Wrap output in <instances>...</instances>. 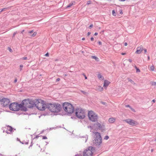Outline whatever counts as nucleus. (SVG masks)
Here are the masks:
<instances>
[{
  "label": "nucleus",
  "instance_id": "6",
  "mask_svg": "<svg viewBox=\"0 0 156 156\" xmlns=\"http://www.w3.org/2000/svg\"><path fill=\"white\" fill-rule=\"evenodd\" d=\"M76 115L79 118L84 119L85 117V113L84 110L81 108H77L76 110Z\"/></svg>",
  "mask_w": 156,
  "mask_h": 156
},
{
  "label": "nucleus",
  "instance_id": "56",
  "mask_svg": "<svg viewBox=\"0 0 156 156\" xmlns=\"http://www.w3.org/2000/svg\"><path fill=\"white\" fill-rule=\"evenodd\" d=\"M82 40H85V38L84 37H83L82 38Z\"/></svg>",
  "mask_w": 156,
  "mask_h": 156
},
{
  "label": "nucleus",
  "instance_id": "2",
  "mask_svg": "<svg viewBox=\"0 0 156 156\" xmlns=\"http://www.w3.org/2000/svg\"><path fill=\"white\" fill-rule=\"evenodd\" d=\"M61 106L59 104H49L47 105L46 108H48L49 110L53 112H60L61 109Z\"/></svg>",
  "mask_w": 156,
  "mask_h": 156
},
{
  "label": "nucleus",
  "instance_id": "12",
  "mask_svg": "<svg viewBox=\"0 0 156 156\" xmlns=\"http://www.w3.org/2000/svg\"><path fill=\"white\" fill-rule=\"evenodd\" d=\"M96 128L98 129H100L102 130H104L105 126L104 125H101V124L98 123L97 122L95 124Z\"/></svg>",
  "mask_w": 156,
  "mask_h": 156
},
{
  "label": "nucleus",
  "instance_id": "55",
  "mask_svg": "<svg viewBox=\"0 0 156 156\" xmlns=\"http://www.w3.org/2000/svg\"><path fill=\"white\" fill-rule=\"evenodd\" d=\"M24 31V30H23L21 32V33L23 34V32Z\"/></svg>",
  "mask_w": 156,
  "mask_h": 156
},
{
  "label": "nucleus",
  "instance_id": "3",
  "mask_svg": "<svg viewBox=\"0 0 156 156\" xmlns=\"http://www.w3.org/2000/svg\"><path fill=\"white\" fill-rule=\"evenodd\" d=\"M64 110L69 114H72L74 111V109L72 105L68 102H65L63 104Z\"/></svg>",
  "mask_w": 156,
  "mask_h": 156
},
{
  "label": "nucleus",
  "instance_id": "20",
  "mask_svg": "<svg viewBox=\"0 0 156 156\" xmlns=\"http://www.w3.org/2000/svg\"><path fill=\"white\" fill-rule=\"evenodd\" d=\"M73 4V2H71L67 6V8H69Z\"/></svg>",
  "mask_w": 156,
  "mask_h": 156
},
{
  "label": "nucleus",
  "instance_id": "13",
  "mask_svg": "<svg viewBox=\"0 0 156 156\" xmlns=\"http://www.w3.org/2000/svg\"><path fill=\"white\" fill-rule=\"evenodd\" d=\"M143 50V48L142 46L140 45L137 48V50L136 53L138 54H140L142 52Z\"/></svg>",
  "mask_w": 156,
  "mask_h": 156
},
{
  "label": "nucleus",
  "instance_id": "17",
  "mask_svg": "<svg viewBox=\"0 0 156 156\" xmlns=\"http://www.w3.org/2000/svg\"><path fill=\"white\" fill-rule=\"evenodd\" d=\"M98 76L100 80H103L104 77L100 74H98Z\"/></svg>",
  "mask_w": 156,
  "mask_h": 156
},
{
  "label": "nucleus",
  "instance_id": "48",
  "mask_svg": "<svg viewBox=\"0 0 156 156\" xmlns=\"http://www.w3.org/2000/svg\"><path fill=\"white\" fill-rule=\"evenodd\" d=\"M144 52L146 53L147 52V49H144Z\"/></svg>",
  "mask_w": 156,
  "mask_h": 156
},
{
  "label": "nucleus",
  "instance_id": "60",
  "mask_svg": "<svg viewBox=\"0 0 156 156\" xmlns=\"http://www.w3.org/2000/svg\"><path fill=\"white\" fill-rule=\"evenodd\" d=\"M119 1H125V0H119Z\"/></svg>",
  "mask_w": 156,
  "mask_h": 156
},
{
  "label": "nucleus",
  "instance_id": "35",
  "mask_svg": "<svg viewBox=\"0 0 156 156\" xmlns=\"http://www.w3.org/2000/svg\"><path fill=\"white\" fill-rule=\"evenodd\" d=\"M22 59L23 60H25L27 59V57H23L22 58Z\"/></svg>",
  "mask_w": 156,
  "mask_h": 156
},
{
  "label": "nucleus",
  "instance_id": "28",
  "mask_svg": "<svg viewBox=\"0 0 156 156\" xmlns=\"http://www.w3.org/2000/svg\"><path fill=\"white\" fill-rule=\"evenodd\" d=\"M109 138V136H106L104 138V139L107 140Z\"/></svg>",
  "mask_w": 156,
  "mask_h": 156
},
{
  "label": "nucleus",
  "instance_id": "15",
  "mask_svg": "<svg viewBox=\"0 0 156 156\" xmlns=\"http://www.w3.org/2000/svg\"><path fill=\"white\" fill-rule=\"evenodd\" d=\"M110 82L106 80H105L103 85V87H106L110 83Z\"/></svg>",
  "mask_w": 156,
  "mask_h": 156
},
{
  "label": "nucleus",
  "instance_id": "29",
  "mask_svg": "<svg viewBox=\"0 0 156 156\" xmlns=\"http://www.w3.org/2000/svg\"><path fill=\"white\" fill-rule=\"evenodd\" d=\"M140 69H139L138 68H136V72H140Z\"/></svg>",
  "mask_w": 156,
  "mask_h": 156
},
{
  "label": "nucleus",
  "instance_id": "54",
  "mask_svg": "<svg viewBox=\"0 0 156 156\" xmlns=\"http://www.w3.org/2000/svg\"><path fill=\"white\" fill-rule=\"evenodd\" d=\"M127 44L126 42H125L124 44V45L125 46H127Z\"/></svg>",
  "mask_w": 156,
  "mask_h": 156
},
{
  "label": "nucleus",
  "instance_id": "50",
  "mask_svg": "<svg viewBox=\"0 0 156 156\" xmlns=\"http://www.w3.org/2000/svg\"><path fill=\"white\" fill-rule=\"evenodd\" d=\"M121 54L122 55H125L126 54V53H121Z\"/></svg>",
  "mask_w": 156,
  "mask_h": 156
},
{
  "label": "nucleus",
  "instance_id": "53",
  "mask_svg": "<svg viewBox=\"0 0 156 156\" xmlns=\"http://www.w3.org/2000/svg\"><path fill=\"white\" fill-rule=\"evenodd\" d=\"M17 81V79H15V80H14V82L15 83H16Z\"/></svg>",
  "mask_w": 156,
  "mask_h": 156
},
{
  "label": "nucleus",
  "instance_id": "14",
  "mask_svg": "<svg viewBox=\"0 0 156 156\" xmlns=\"http://www.w3.org/2000/svg\"><path fill=\"white\" fill-rule=\"evenodd\" d=\"M7 130L6 131V132L7 134L10 133L13 129L12 127L9 126H7Z\"/></svg>",
  "mask_w": 156,
  "mask_h": 156
},
{
  "label": "nucleus",
  "instance_id": "37",
  "mask_svg": "<svg viewBox=\"0 0 156 156\" xmlns=\"http://www.w3.org/2000/svg\"><path fill=\"white\" fill-rule=\"evenodd\" d=\"M9 51H10V52H12V49L11 48H9Z\"/></svg>",
  "mask_w": 156,
  "mask_h": 156
},
{
  "label": "nucleus",
  "instance_id": "42",
  "mask_svg": "<svg viewBox=\"0 0 156 156\" xmlns=\"http://www.w3.org/2000/svg\"><path fill=\"white\" fill-rule=\"evenodd\" d=\"M126 107H129V108H130V106L129 105H126Z\"/></svg>",
  "mask_w": 156,
  "mask_h": 156
},
{
  "label": "nucleus",
  "instance_id": "43",
  "mask_svg": "<svg viewBox=\"0 0 156 156\" xmlns=\"http://www.w3.org/2000/svg\"><path fill=\"white\" fill-rule=\"evenodd\" d=\"M98 43L100 45H101L102 44V43L101 41H99Z\"/></svg>",
  "mask_w": 156,
  "mask_h": 156
},
{
  "label": "nucleus",
  "instance_id": "41",
  "mask_svg": "<svg viewBox=\"0 0 156 156\" xmlns=\"http://www.w3.org/2000/svg\"><path fill=\"white\" fill-rule=\"evenodd\" d=\"M75 156H82V155L80 154H76L75 155Z\"/></svg>",
  "mask_w": 156,
  "mask_h": 156
},
{
  "label": "nucleus",
  "instance_id": "46",
  "mask_svg": "<svg viewBox=\"0 0 156 156\" xmlns=\"http://www.w3.org/2000/svg\"><path fill=\"white\" fill-rule=\"evenodd\" d=\"M90 40L91 41H93L94 40V38L93 37H92L91 38Z\"/></svg>",
  "mask_w": 156,
  "mask_h": 156
},
{
  "label": "nucleus",
  "instance_id": "8",
  "mask_svg": "<svg viewBox=\"0 0 156 156\" xmlns=\"http://www.w3.org/2000/svg\"><path fill=\"white\" fill-rule=\"evenodd\" d=\"M88 116L89 119L92 122H95L97 120V115L94 112L91 111L88 112Z\"/></svg>",
  "mask_w": 156,
  "mask_h": 156
},
{
  "label": "nucleus",
  "instance_id": "40",
  "mask_svg": "<svg viewBox=\"0 0 156 156\" xmlns=\"http://www.w3.org/2000/svg\"><path fill=\"white\" fill-rule=\"evenodd\" d=\"M43 139H47V137L46 136H43Z\"/></svg>",
  "mask_w": 156,
  "mask_h": 156
},
{
  "label": "nucleus",
  "instance_id": "26",
  "mask_svg": "<svg viewBox=\"0 0 156 156\" xmlns=\"http://www.w3.org/2000/svg\"><path fill=\"white\" fill-rule=\"evenodd\" d=\"M112 15L114 16H115L116 15V14L114 10H113L112 11Z\"/></svg>",
  "mask_w": 156,
  "mask_h": 156
},
{
  "label": "nucleus",
  "instance_id": "22",
  "mask_svg": "<svg viewBox=\"0 0 156 156\" xmlns=\"http://www.w3.org/2000/svg\"><path fill=\"white\" fill-rule=\"evenodd\" d=\"M98 90L100 91H102L103 90V88L102 87H99Z\"/></svg>",
  "mask_w": 156,
  "mask_h": 156
},
{
  "label": "nucleus",
  "instance_id": "33",
  "mask_svg": "<svg viewBox=\"0 0 156 156\" xmlns=\"http://www.w3.org/2000/svg\"><path fill=\"white\" fill-rule=\"evenodd\" d=\"M130 108L132 111H133L134 112H135V110L131 107H130Z\"/></svg>",
  "mask_w": 156,
  "mask_h": 156
},
{
  "label": "nucleus",
  "instance_id": "24",
  "mask_svg": "<svg viewBox=\"0 0 156 156\" xmlns=\"http://www.w3.org/2000/svg\"><path fill=\"white\" fill-rule=\"evenodd\" d=\"M150 70H151V71H154V66L153 65V66H151L150 67Z\"/></svg>",
  "mask_w": 156,
  "mask_h": 156
},
{
  "label": "nucleus",
  "instance_id": "47",
  "mask_svg": "<svg viewBox=\"0 0 156 156\" xmlns=\"http://www.w3.org/2000/svg\"><path fill=\"white\" fill-rule=\"evenodd\" d=\"M90 34H91V33L90 32H89L87 33V35L88 36H89V35Z\"/></svg>",
  "mask_w": 156,
  "mask_h": 156
},
{
  "label": "nucleus",
  "instance_id": "16",
  "mask_svg": "<svg viewBox=\"0 0 156 156\" xmlns=\"http://www.w3.org/2000/svg\"><path fill=\"white\" fill-rule=\"evenodd\" d=\"M115 121V119L113 118H110L108 119V121L111 123H113Z\"/></svg>",
  "mask_w": 156,
  "mask_h": 156
},
{
  "label": "nucleus",
  "instance_id": "10",
  "mask_svg": "<svg viewBox=\"0 0 156 156\" xmlns=\"http://www.w3.org/2000/svg\"><path fill=\"white\" fill-rule=\"evenodd\" d=\"M1 102V104L4 107L7 106L10 103V100L9 99L7 98H4L0 100Z\"/></svg>",
  "mask_w": 156,
  "mask_h": 156
},
{
  "label": "nucleus",
  "instance_id": "58",
  "mask_svg": "<svg viewBox=\"0 0 156 156\" xmlns=\"http://www.w3.org/2000/svg\"><path fill=\"white\" fill-rule=\"evenodd\" d=\"M2 9H0V13L2 12Z\"/></svg>",
  "mask_w": 156,
  "mask_h": 156
},
{
  "label": "nucleus",
  "instance_id": "9",
  "mask_svg": "<svg viewBox=\"0 0 156 156\" xmlns=\"http://www.w3.org/2000/svg\"><path fill=\"white\" fill-rule=\"evenodd\" d=\"M30 100H29L28 99H25V100H23L21 104H20L22 105V106L20 108V109L21 108V110H23V111H26L27 110V108H30L29 107H27L26 106L27 105H28V103H30ZM29 105L28 104V105Z\"/></svg>",
  "mask_w": 156,
  "mask_h": 156
},
{
  "label": "nucleus",
  "instance_id": "63",
  "mask_svg": "<svg viewBox=\"0 0 156 156\" xmlns=\"http://www.w3.org/2000/svg\"><path fill=\"white\" fill-rule=\"evenodd\" d=\"M28 142H26V143L25 144H28Z\"/></svg>",
  "mask_w": 156,
  "mask_h": 156
},
{
  "label": "nucleus",
  "instance_id": "34",
  "mask_svg": "<svg viewBox=\"0 0 156 156\" xmlns=\"http://www.w3.org/2000/svg\"><path fill=\"white\" fill-rule=\"evenodd\" d=\"M93 26V24H91L89 26V28L90 29H91L92 27Z\"/></svg>",
  "mask_w": 156,
  "mask_h": 156
},
{
  "label": "nucleus",
  "instance_id": "59",
  "mask_svg": "<svg viewBox=\"0 0 156 156\" xmlns=\"http://www.w3.org/2000/svg\"><path fill=\"white\" fill-rule=\"evenodd\" d=\"M149 59H150V57L149 56H148V60H149Z\"/></svg>",
  "mask_w": 156,
  "mask_h": 156
},
{
  "label": "nucleus",
  "instance_id": "44",
  "mask_svg": "<svg viewBox=\"0 0 156 156\" xmlns=\"http://www.w3.org/2000/svg\"><path fill=\"white\" fill-rule=\"evenodd\" d=\"M101 103L103 105H105V104H106V103L104 102H101Z\"/></svg>",
  "mask_w": 156,
  "mask_h": 156
},
{
  "label": "nucleus",
  "instance_id": "61",
  "mask_svg": "<svg viewBox=\"0 0 156 156\" xmlns=\"http://www.w3.org/2000/svg\"><path fill=\"white\" fill-rule=\"evenodd\" d=\"M135 67L136 69V68H137L136 66H135Z\"/></svg>",
  "mask_w": 156,
  "mask_h": 156
},
{
  "label": "nucleus",
  "instance_id": "38",
  "mask_svg": "<svg viewBox=\"0 0 156 156\" xmlns=\"http://www.w3.org/2000/svg\"><path fill=\"white\" fill-rule=\"evenodd\" d=\"M33 32H34V30H32L31 31L29 32L28 33L30 34L33 33Z\"/></svg>",
  "mask_w": 156,
  "mask_h": 156
},
{
  "label": "nucleus",
  "instance_id": "30",
  "mask_svg": "<svg viewBox=\"0 0 156 156\" xmlns=\"http://www.w3.org/2000/svg\"><path fill=\"white\" fill-rule=\"evenodd\" d=\"M17 33V31H16V32H14L13 34L12 37H14L15 36V35Z\"/></svg>",
  "mask_w": 156,
  "mask_h": 156
},
{
  "label": "nucleus",
  "instance_id": "52",
  "mask_svg": "<svg viewBox=\"0 0 156 156\" xmlns=\"http://www.w3.org/2000/svg\"><path fill=\"white\" fill-rule=\"evenodd\" d=\"M20 68H23V65H20Z\"/></svg>",
  "mask_w": 156,
  "mask_h": 156
},
{
  "label": "nucleus",
  "instance_id": "31",
  "mask_svg": "<svg viewBox=\"0 0 156 156\" xmlns=\"http://www.w3.org/2000/svg\"><path fill=\"white\" fill-rule=\"evenodd\" d=\"M127 60H125L123 62V64L124 65V66H125V63H126L127 62Z\"/></svg>",
  "mask_w": 156,
  "mask_h": 156
},
{
  "label": "nucleus",
  "instance_id": "62",
  "mask_svg": "<svg viewBox=\"0 0 156 156\" xmlns=\"http://www.w3.org/2000/svg\"><path fill=\"white\" fill-rule=\"evenodd\" d=\"M64 76H67V75H66V74H65V75H64Z\"/></svg>",
  "mask_w": 156,
  "mask_h": 156
},
{
  "label": "nucleus",
  "instance_id": "32",
  "mask_svg": "<svg viewBox=\"0 0 156 156\" xmlns=\"http://www.w3.org/2000/svg\"><path fill=\"white\" fill-rule=\"evenodd\" d=\"M91 3V1H88L87 2V5H89Z\"/></svg>",
  "mask_w": 156,
  "mask_h": 156
},
{
  "label": "nucleus",
  "instance_id": "5",
  "mask_svg": "<svg viewBox=\"0 0 156 156\" xmlns=\"http://www.w3.org/2000/svg\"><path fill=\"white\" fill-rule=\"evenodd\" d=\"M95 139L93 141L94 144L96 145H99L102 143V138L100 133L98 132H95Z\"/></svg>",
  "mask_w": 156,
  "mask_h": 156
},
{
  "label": "nucleus",
  "instance_id": "64",
  "mask_svg": "<svg viewBox=\"0 0 156 156\" xmlns=\"http://www.w3.org/2000/svg\"><path fill=\"white\" fill-rule=\"evenodd\" d=\"M154 141L156 142V139H155Z\"/></svg>",
  "mask_w": 156,
  "mask_h": 156
},
{
  "label": "nucleus",
  "instance_id": "19",
  "mask_svg": "<svg viewBox=\"0 0 156 156\" xmlns=\"http://www.w3.org/2000/svg\"><path fill=\"white\" fill-rule=\"evenodd\" d=\"M91 57L92 58L95 59L97 61H98L99 60V58L98 57H97L95 56H91Z\"/></svg>",
  "mask_w": 156,
  "mask_h": 156
},
{
  "label": "nucleus",
  "instance_id": "36",
  "mask_svg": "<svg viewBox=\"0 0 156 156\" xmlns=\"http://www.w3.org/2000/svg\"><path fill=\"white\" fill-rule=\"evenodd\" d=\"M45 56H49V54L47 53L45 55Z\"/></svg>",
  "mask_w": 156,
  "mask_h": 156
},
{
  "label": "nucleus",
  "instance_id": "11",
  "mask_svg": "<svg viewBox=\"0 0 156 156\" xmlns=\"http://www.w3.org/2000/svg\"><path fill=\"white\" fill-rule=\"evenodd\" d=\"M124 121L128 123L130 125L134 126L136 125L137 122L136 121L130 119H128L124 120Z\"/></svg>",
  "mask_w": 156,
  "mask_h": 156
},
{
  "label": "nucleus",
  "instance_id": "23",
  "mask_svg": "<svg viewBox=\"0 0 156 156\" xmlns=\"http://www.w3.org/2000/svg\"><path fill=\"white\" fill-rule=\"evenodd\" d=\"M151 83L152 86H156V82H152Z\"/></svg>",
  "mask_w": 156,
  "mask_h": 156
},
{
  "label": "nucleus",
  "instance_id": "25",
  "mask_svg": "<svg viewBox=\"0 0 156 156\" xmlns=\"http://www.w3.org/2000/svg\"><path fill=\"white\" fill-rule=\"evenodd\" d=\"M9 8H10V7H9L6 8H3L2 9V11H5L7 10Z\"/></svg>",
  "mask_w": 156,
  "mask_h": 156
},
{
  "label": "nucleus",
  "instance_id": "1",
  "mask_svg": "<svg viewBox=\"0 0 156 156\" xmlns=\"http://www.w3.org/2000/svg\"><path fill=\"white\" fill-rule=\"evenodd\" d=\"M30 103H28L29 105H26L30 108H33L36 107L37 108L41 111L44 110L47 105L45 104L44 102L41 99H34L30 100Z\"/></svg>",
  "mask_w": 156,
  "mask_h": 156
},
{
  "label": "nucleus",
  "instance_id": "4",
  "mask_svg": "<svg viewBox=\"0 0 156 156\" xmlns=\"http://www.w3.org/2000/svg\"><path fill=\"white\" fill-rule=\"evenodd\" d=\"M22 106V105L19 104L18 103L13 102L9 105L10 109L11 110L16 111L19 110L20 108Z\"/></svg>",
  "mask_w": 156,
  "mask_h": 156
},
{
  "label": "nucleus",
  "instance_id": "27",
  "mask_svg": "<svg viewBox=\"0 0 156 156\" xmlns=\"http://www.w3.org/2000/svg\"><path fill=\"white\" fill-rule=\"evenodd\" d=\"M80 91L84 94L86 95V94H87V92H85V91H83V90H81Z\"/></svg>",
  "mask_w": 156,
  "mask_h": 156
},
{
  "label": "nucleus",
  "instance_id": "18",
  "mask_svg": "<svg viewBox=\"0 0 156 156\" xmlns=\"http://www.w3.org/2000/svg\"><path fill=\"white\" fill-rule=\"evenodd\" d=\"M127 80H128V81L129 82H130L131 83H132L134 85H135L136 84V83H135V82L133 80H132L128 78Z\"/></svg>",
  "mask_w": 156,
  "mask_h": 156
},
{
  "label": "nucleus",
  "instance_id": "39",
  "mask_svg": "<svg viewBox=\"0 0 156 156\" xmlns=\"http://www.w3.org/2000/svg\"><path fill=\"white\" fill-rule=\"evenodd\" d=\"M60 79L59 78H58L56 80V82L57 81H59L60 80Z\"/></svg>",
  "mask_w": 156,
  "mask_h": 156
},
{
  "label": "nucleus",
  "instance_id": "49",
  "mask_svg": "<svg viewBox=\"0 0 156 156\" xmlns=\"http://www.w3.org/2000/svg\"><path fill=\"white\" fill-rule=\"evenodd\" d=\"M128 61L130 62H132V60L131 59H129Z\"/></svg>",
  "mask_w": 156,
  "mask_h": 156
},
{
  "label": "nucleus",
  "instance_id": "57",
  "mask_svg": "<svg viewBox=\"0 0 156 156\" xmlns=\"http://www.w3.org/2000/svg\"><path fill=\"white\" fill-rule=\"evenodd\" d=\"M152 101H153V102L154 103V102H155V100H152Z\"/></svg>",
  "mask_w": 156,
  "mask_h": 156
},
{
  "label": "nucleus",
  "instance_id": "21",
  "mask_svg": "<svg viewBox=\"0 0 156 156\" xmlns=\"http://www.w3.org/2000/svg\"><path fill=\"white\" fill-rule=\"evenodd\" d=\"M37 32H34L33 34L31 35V36L32 37H34L35 36H36V35H37Z\"/></svg>",
  "mask_w": 156,
  "mask_h": 156
},
{
  "label": "nucleus",
  "instance_id": "51",
  "mask_svg": "<svg viewBox=\"0 0 156 156\" xmlns=\"http://www.w3.org/2000/svg\"><path fill=\"white\" fill-rule=\"evenodd\" d=\"M98 33H97L96 32L94 33V35L95 36H96V35H98Z\"/></svg>",
  "mask_w": 156,
  "mask_h": 156
},
{
  "label": "nucleus",
  "instance_id": "45",
  "mask_svg": "<svg viewBox=\"0 0 156 156\" xmlns=\"http://www.w3.org/2000/svg\"><path fill=\"white\" fill-rule=\"evenodd\" d=\"M83 75L84 76V77H85V78L86 79H87V76H86V75L84 74H83Z\"/></svg>",
  "mask_w": 156,
  "mask_h": 156
},
{
  "label": "nucleus",
  "instance_id": "7",
  "mask_svg": "<svg viewBox=\"0 0 156 156\" xmlns=\"http://www.w3.org/2000/svg\"><path fill=\"white\" fill-rule=\"evenodd\" d=\"M94 150V148L91 146L89 147L83 151L82 156H92Z\"/></svg>",
  "mask_w": 156,
  "mask_h": 156
}]
</instances>
